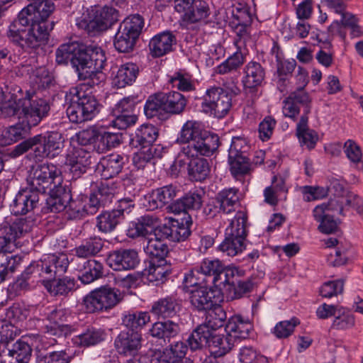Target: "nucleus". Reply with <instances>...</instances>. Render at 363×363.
<instances>
[{"mask_svg": "<svg viewBox=\"0 0 363 363\" xmlns=\"http://www.w3.org/2000/svg\"><path fill=\"white\" fill-rule=\"evenodd\" d=\"M69 263L65 255H44L40 259L33 261L25 269V274H30L34 279H43V281L52 280L66 272Z\"/></svg>", "mask_w": 363, "mask_h": 363, "instance_id": "9", "label": "nucleus"}, {"mask_svg": "<svg viewBox=\"0 0 363 363\" xmlns=\"http://www.w3.org/2000/svg\"><path fill=\"white\" fill-rule=\"evenodd\" d=\"M56 62L66 64L70 61L80 80L93 87L104 78L100 69L104 67L106 57L103 50L96 45L72 41L61 45L56 50Z\"/></svg>", "mask_w": 363, "mask_h": 363, "instance_id": "1", "label": "nucleus"}, {"mask_svg": "<svg viewBox=\"0 0 363 363\" xmlns=\"http://www.w3.org/2000/svg\"><path fill=\"white\" fill-rule=\"evenodd\" d=\"M128 161V157L126 155L113 153L101 159L96 170L103 179H109L121 172Z\"/></svg>", "mask_w": 363, "mask_h": 363, "instance_id": "24", "label": "nucleus"}, {"mask_svg": "<svg viewBox=\"0 0 363 363\" xmlns=\"http://www.w3.org/2000/svg\"><path fill=\"white\" fill-rule=\"evenodd\" d=\"M233 45L236 51L228 56V73L236 71L245 61V54L242 48L246 46L245 37H234Z\"/></svg>", "mask_w": 363, "mask_h": 363, "instance_id": "56", "label": "nucleus"}, {"mask_svg": "<svg viewBox=\"0 0 363 363\" xmlns=\"http://www.w3.org/2000/svg\"><path fill=\"white\" fill-rule=\"evenodd\" d=\"M143 341L140 331L122 330L115 337L113 345L119 354L135 357L142 348Z\"/></svg>", "mask_w": 363, "mask_h": 363, "instance_id": "18", "label": "nucleus"}, {"mask_svg": "<svg viewBox=\"0 0 363 363\" xmlns=\"http://www.w3.org/2000/svg\"><path fill=\"white\" fill-rule=\"evenodd\" d=\"M207 311L206 320L203 325H206V328L211 331L221 327H223L225 331H227V323H225L227 315L220 303L213 306L211 310Z\"/></svg>", "mask_w": 363, "mask_h": 363, "instance_id": "50", "label": "nucleus"}, {"mask_svg": "<svg viewBox=\"0 0 363 363\" xmlns=\"http://www.w3.org/2000/svg\"><path fill=\"white\" fill-rule=\"evenodd\" d=\"M26 13L19 12L17 18L9 26L6 36L11 43L25 52L39 54L49 40L50 28L44 24H33L26 16Z\"/></svg>", "mask_w": 363, "mask_h": 363, "instance_id": "2", "label": "nucleus"}, {"mask_svg": "<svg viewBox=\"0 0 363 363\" xmlns=\"http://www.w3.org/2000/svg\"><path fill=\"white\" fill-rule=\"evenodd\" d=\"M164 106L162 92L157 93L148 97L144 106V113L148 118L165 120L167 115Z\"/></svg>", "mask_w": 363, "mask_h": 363, "instance_id": "47", "label": "nucleus"}, {"mask_svg": "<svg viewBox=\"0 0 363 363\" xmlns=\"http://www.w3.org/2000/svg\"><path fill=\"white\" fill-rule=\"evenodd\" d=\"M228 165L233 177L244 184L245 177L250 174L251 171V164L248 156L247 155H228Z\"/></svg>", "mask_w": 363, "mask_h": 363, "instance_id": "40", "label": "nucleus"}, {"mask_svg": "<svg viewBox=\"0 0 363 363\" xmlns=\"http://www.w3.org/2000/svg\"><path fill=\"white\" fill-rule=\"evenodd\" d=\"M245 76L242 80L245 89L251 91H257V88L261 86L264 77L265 70L259 62L250 61L244 68Z\"/></svg>", "mask_w": 363, "mask_h": 363, "instance_id": "33", "label": "nucleus"}, {"mask_svg": "<svg viewBox=\"0 0 363 363\" xmlns=\"http://www.w3.org/2000/svg\"><path fill=\"white\" fill-rule=\"evenodd\" d=\"M6 317L10 323V328L13 330H16V335H18V325L24 322L28 317H30V305L25 303H14L10 306L6 313Z\"/></svg>", "mask_w": 363, "mask_h": 363, "instance_id": "46", "label": "nucleus"}, {"mask_svg": "<svg viewBox=\"0 0 363 363\" xmlns=\"http://www.w3.org/2000/svg\"><path fill=\"white\" fill-rule=\"evenodd\" d=\"M77 269L81 273L79 280L89 284L104 276V266L96 259H82L77 264Z\"/></svg>", "mask_w": 363, "mask_h": 363, "instance_id": "32", "label": "nucleus"}, {"mask_svg": "<svg viewBox=\"0 0 363 363\" xmlns=\"http://www.w3.org/2000/svg\"><path fill=\"white\" fill-rule=\"evenodd\" d=\"M327 208L328 205L324 203L315 206L313 210V216L319 223L318 230L320 233L325 235L334 234L339 229L338 223L333 215L325 213Z\"/></svg>", "mask_w": 363, "mask_h": 363, "instance_id": "38", "label": "nucleus"}, {"mask_svg": "<svg viewBox=\"0 0 363 363\" xmlns=\"http://www.w3.org/2000/svg\"><path fill=\"white\" fill-rule=\"evenodd\" d=\"M162 147H149L147 150L143 149L134 154L133 162L138 169H143L148 163L151 162L155 157H161Z\"/></svg>", "mask_w": 363, "mask_h": 363, "instance_id": "60", "label": "nucleus"}, {"mask_svg": "<svg viewBox=\"0 0 363 363\" xmlns=\"http://www.w3.org/2000/svg\"><path fill=\"white\" fill-rule=\"evenodd\" d=\"M51 307L41 304L30 305V327H35L43 333V325L48 324Z\"/></svg>", "mask_w": 363, "mask_h": 363, "instance_id": "51", "label": "nucleus"}, {"mask_svg": "<svg viewBox=\"0 0 363 363\" xmlns=\"http://www.w3.org/2000/svg\"><path fill=\"white\" fill-rule=\"evenodd\" d=\"M283 114L285 117L296 121L300 114L301 108L303 111L312 108V99L306 91H291L283 101Z\"/></svg>", "mask_w": 363, "mask_h": 363, "instance_id": "21", "label": "nucleus"}, {"mask_svg": "<svg viewBox=\"0 0 363 363\" xmlns=\"http://www.w3.org/2000/svg\"><path fill=\"white\" fill-rule=\"evenodd\" d=\"M159 135L157 127L151 124L141 125L135 131V135L131 139L133 145L135 147L145 149L156 147L154 143Z\"/></svg>", "mask_w": 363, "mask_h": 363, "instance_id": "39", "label": "nucleus"}, {"mask_svg": "<svg viewBox=\"0 0 363 363\" xmlns=\"http://www.w3.org/2000/svg\"><path fill=\"white\" fill-rule=\"evenodd\" d=\"M150 321L149 313L143 311L128 312L122 317V324L128 328V330L140 331Z\"/></svg>", "mask_w": 363, "mask_h": 363, "instance_id": "54", "label": "nucleus"}, {"mask_svg": "<svg viewBox=\"0 0 363 363\" xmlns=\"http://www.w3.org/2000/svg\"><path fill=\"white\" fill-rule=\"evenodd\" d=\"M180 309L177 299L172 296H167L155 301L150 312L158 318H170L175 316Z\"/></svg>", "mask_w": 363, "mask_h": 363, "instance_id": "35", "label": "nucleus"}, {"mask_svg": "<svg viewBox=\"0 0 363 363\" xmlns=\"http://www.w3.org/2000/svg\"><path fill=\"white\" fill-rule=\"evenodd\" d=\"M201 111L220 119L227 115V91L220 86L208 89L201 104Z\"/></svg>", "mask_w": 363, "mask_h": 363, "instance_id": "15", "label": "nucleus"}, {"mask_svg": "<svg viewBox=\"0 0 363 363\" xmlns=\"http://www.w3.org/2000/svg\"><path fill=\"white\" fill-rule=\"evenodd\" d=\"M35 223L36 219L32 215L2 223L0 225V255H4L10 262L18 258L20 265L23 256L11 255V252L17 247V239L29 233Z\"/></svg>", "mask_w": 363, "mask_h": 363, "instance_id": "5", "label": "nucleus"}, {"mask_svg": "<svg viewBox=\"0 0 363 363\" xmlns=\"http://www.w3.org/2000/svg\"><path fill=\"white\" fill-rule=\"evenodd\" d=\"M226 205L227 190L223 189L206 204L203 212L209 218H213L220 213H225Z\"/></svg>", "mask_w": 363, "mask_h": 363, "instance_id": "59", "label": "nucleus"}, {"mask_svg": "<svg viewBox=\"0 0 363 363\" xmlns=\"http://www.w3.org/2000/svg\"><path fill=\"white\" fill-rule=\"evenodd\" d=\"M162 98L167 118L168 114L182 113L186 106L187 100L184 95L177 91L162 92Z\"/></svg>", "mask_w": 363, "mask_h": 363, "instance_id": "48", "label": "nucleus"}, {"mask_svg": "<svg viewBox=\"0 0 363 363\" xmlns=\"http://www.w3.org/2000/svg\"><path fill=\"white\" fill-rule=\"evenodd\" d=\"M228 328H230V333H234L233 338H235V341H237L249 337L251 326L241 315H234L228 318Z\"/></svg>", "mask_w": 363, "mask_h": 363, "instance_id": "53", "label": "nucleus"}, {"mask_svg": "<svg viewBox=\"0 0 363 363\" xmlns=\"http://www.w3.org/2000/svg\"><path fill=\"white\" fill-rule=\"evenodd\" d=\"M97 290L105 306V311L113 308L123 298V294L116 288L101 286L98 288Z\"/></svg>", "mask_w": 363, "mask_h": 363, "instance_id": "61", "label": "nucleus"}, {"mask_svg": "<svg viewBox=\"0 0 363 363\" xmlns=\"http://www.w3.org/2000/svg\"><path fill=\"white\" fill-rule=\"evenodd\" d=\"M177 44V38L169 30L162 31L153 36L149 42L150 53L153 57H160L173 50Z\"/></svg>", "mask_w": 363, "mask_h": 363, "instance_id": "26", "label": "nucleus"}, {"mask_svg": "<svg viewBox=\"0 0 363 363\" xmlns=\"http://www.w3.org/2000/svg\"><path fill=\"white\" fill-rule=\"evenodd\" d=\"M64 147V139L62 134L57 131L46 132L29 138L16 145L11 155L19 157L33 150V157L36 161L44 158L52 159L60 155Z\"/></svg>", "mask_w": 363, "mask_h": 363, "instance_id": "4", "label": "nucleus"}, {"mask_svg": "<svg viewBox=\"0 0 363 363\" xmlns=\"http://www.w3.org/2000/svg\"><path fill=\"white\" fill-rule=\"evenodd\" d=\"M277 62V89L280 92L286 90V87L292 77L293 72L296 67V62L294 59H282Z\"/></svg>", "mask_w": 363, "mask_h": 363, "instance_id": "44", "label": "nucleus"}, {"mask_svg": "<svg viewBox=\"0 0 363 363\" xmlns=\"http://www.w3.org/2000/svg\"><path fill=\"white\" fill-rule=\"evenodd\" d=\"M209 3L206 0H196L191 7L182 16L187 23H206L211 15Z\"/></svg>", "mask_w": 363, "mask_h": 363, "instance_id": "43", "label": "nucleus"}, {"mask_svg": "<svg viewBox=\"0 0 363 363\" xmlns=\"http://www.w3.org/2000/svg\"><path fill=\"white\" fill-rule=\"evenodd\" d=\"M83 199H86V196H82L79 199L74 200L71 196L67 206V213L70 219H81L86 215H93L97 212L96 208L91 206V197L89 198L88 203H84Z\"/></svg>", "mask_w": 363, "mask_h": 363, "instance_id": "45", "label": "nucleus"}, {"mask_svg": "<svg viewBox=\"0 0 363 363\" xmlns=\"http://www.w3.org/2000/svg\"><path fill=\"white\" fill-rule=\"evenodd\" d=\"M119 213L111 211H104L96 217V227L99 231L104 233L112 232L121 222Z\"/></svg>", "mask_w": 363, "mask_h": 363, "instance_id": "58", "label": "nucleus"}, {"mask_svg": "<svg viewBox=\"0 0 363 363\" xmlns=\"http://www.w3.org/2000/svg\"><path fill=\"white\" fill-rule=\"evenodd\" d=\"M50 196L46 199V208L50 212L60 213L67 210L71 200L70 190L61 184L50 191Z\"/></svg>", "mask_w": 363, "mask_h": 363, "instance_id": "34", "label": "nucleus"}, {"mask_svg": "<svg viewBox=\"0 0 363 363\" xmlns=\"http://www.w3.org/2000/svg\"><path fill=\"white\" fill-rule=\"evenodd\" d=\"M117 189V184L114 182L105 179L98 186L97 189L90 194L91 206L96 208V211L112 202Z\"/></svg>", "mask_w": 363, "mask_h": 363, "instance_id": "29", "label": "nucleus"}, {"mask_svg": "<svg viewBox=\"0 0 363 363\" xmlns=\"http://www.w3.org/2000/svg\"><path fill=\"white\" fill-rule=\"evenodd\" d=\"M61 172L53 164H41L32 167L27 178L28 187L39 196L61 184Z\"/></svg>", "mask_w": 363, "mask_h": 363, "instance_id": "8", "label": "nucleus"}, {"mask_svg": "<svg viewBox=\"0 0 363 363\" xmlns=\"http://www.w3.org/2000/svg\"><path fill=\"white\" fill-rule=\"evenodd\" d=\"M139 72V67L135 63H124L118 67L113 79V84L118 89L130 86L135 82Z\"/></svg>", "mask_w": 363, "mask_h": 363, "instance_id": "41", "label": "nucleus"}, {"mask_svg": "<svg viewBox=\"0 0 363 363\" xmlns=\"http://www.w3.org/2000/svg\"><path fill=\"white\" fill-rule=\"evenodd\" d=\"M106 337V333L104 329L88 326L72 338V342L77 347H88L101 343Z\"/></svg>", "mask_w": 363, "mask_h": 363, "instance_id": "37", "label": "nucleus"}, {"mask_svg": "<svg viewBox=\"0 0 363 363\" xmlns=\"http://www.w3.org/2000/svg\"><path fill=\"white\" fill-rule=\"evenodd\" d=\"M32 349L25 341L18 340L8 348V355L12 358L11 363H28Z\"/></svg>", "mask_w": 363, "mask_h": 363, "instance_id": "52", "label": "nucleus"}, {"mask_svg": "<svg viewBox=\"0 0 363 363\" xmlns=\"http://www.w3.org/2000/svg\"><path fill=\"white\" fill-rule=\"evenodd\" d=\"M71 357L64 350L43 352L38 351L36 363H69Z\"/></svg>", "mask_w": 363, "mask_h": 363, "instance_id": "64", "label": "nucleus"}, {"mask_svg": "<svg viewBox=\"0 0 363 363\" xmlns=\"http://www.w3.org/2000/svg\"><path fill=\"white\" fill-rule=\"evenodd\" d=\"M39 201L36 193H33L27 188L20 190L10 204V210L12 214L26 215L35 208Z\"/></svg>", "mask_w": 363, "mask_h": 363, "instance_id": "25", "label": "nucleus"}, {"mask_svg": "<svg viewBox=\"0 0 363 363\" xmlns=\"http://www.w3.org/2000/svg\"><path fill=\"white\" fill-rule=\"evenodd\" d=\"M191 225H192V221L190 217L182 220V222L170 219L167 223L159 226L155 230V236L164 238L171 242L184 241L191 233Z\"/></svg>", "mask_w": 363, "mask_h": 363, "instance_id": "20", "label": "nucleus"}, {"mask_svg": "<svg viewBox=\"0 0 363 363\" xmlns=\"http://www.w3.org/2000/svg\"><path fill=\"white\" fill-rule=\"evenodd\" d=\"M250 8L245 1L232 3L230 5L231 18L228 26L235 33L234 37H246L247 28L251 26L252 16Z\"/></svg>", "mask_w": 363, "mask_h": 363, "instance_id": "19", "label": "nucleus"}, {"mask_svg": "<svg viewBox=\"0 0 363 363\" xmlns=\"http://www.w3.org/2000/svg\"><path fill=\"white\" fill-rule=\"evenodd\" d=\"M30 112L26 106L24 107L25 115L18 118L19 121L10 126L7 130L8 137L11 140L16 142L26 138L32 128L38 125L40 122L46 118L50 111V104L40 108L30 107Z\"/></svg>", "mask_w": 363, "mask_h": 363, "instance_id": "12", "label": "nucleus"}, {"mask_svg": "<svg viewBox=\"0 0 363 363\" xmlns=\"http://www.w3.org/2000/svg\"><path fill=\"white\" fill-rule=\"evenodd\" d=\"M104 241L99 236H91L84 240L82 243L74 249L76 259H72L73 262L78 261V259H86L94 257L99 254L104 247Z\"/></svg>", "mask_w": 363, "mask_h": 363, "instance_id": "42", "label": "nucleus"}, {"mask_svg": "<svg viewBox=\"0 0 363 363\" xmlns=\"http://www.w3.org/2000/svg\"><path fill=\"white\" fill-rule=\"evenodd\" d=\"M180 140L186 143L179 153L177 162L184 164L182 157H193L196 155L209 157L218 147L217 135L211 134L205 130L203 125L197 121H187L183 125Z\"/></svg>", "mask_w": 363, "mask_h": 363, "instance_id": "3", "label": "nucleus"}, {"mask_svg": "<svg viewBox=\"0 0 363 363\" xmlns=\"http://www.w3.org/2000/svg\"><path fill=\"white\" fill-rule=\"evenodd\" d=\"M55 10L54 4L50 0H44L34 5H28L20 12H25L26 16L29 21L33 24H40L48 26V33L50 34L53 29L55 23L53 21H49L48 18Z\"/></svg>", "mask_w": 363, "mask_h": 363, "instance_id": "22", "label": "nucleus"}, {"mask_svg": "<svg viewBox=\"0 0 363 363\" xmlns=\"http://www.w3.org/2000/svg\"><path fill=\"white\" fill-rule=\"evenodd\" d=\"M225 287L201 286L190 291V303L198 311L211 310L213 306L223 302Z\"/></svg>", "mask_w": 363, "mask_h": 363, "instance_id": "14", "label": "nucleus"}, {"mask_svg": "<svg viewBox=\"0 0 363 363\" xmlns=\"http://www.w3.org/2000/svg\"><path fill=\"white\" fill-rule=\"evenodd\" d=\"M164 238L155 236V238H151L147 241L145 247V252L150 255L151 259H165L169 252L168 246L164 242Z\"/></svg>", "mask_w": 363, "mask_h": 363, "instance_id": "57", "label": "nucleus"}, {"mask_svg": "<svg viewBox=\"0 0 363 363\" xmlns=\"http://www.w3.org/2000/svg\"><path fill=\"white\" fill-rule=\"evenodd\" d=\"M43 286L51 295L55 296H67L77 288L76 280L69 277L44 280Z\"/></svg>", "mask_w": 363, "mask_h": 363, "instance_id": "36", "label": "nucleus"}, {"mask_svg": "<svg viewBox=\"0 0 363 363\" xmlns=\"http://www.w3.org/2000/svg\"><path fill=\"white\" fill-rule=\"evenodd\" d=\"M119 13L115 8L108 6L97 9L92 15L82 16L76 19L79 30L90 36H95L110 28L118 21Z\"/></svg>", "mask_w": 363, "mask_h": 363, "instance_id": "10", "label": "nucleus"}, {"mask_svg": "<svg viewBox=\"0 0 363 363\" xmlns=\"http://www.w3.org/2000/svg\"><path fill=\"white\" fill-rule=\"evenodd\" d=\"M205 191L203 189L189 191L182 198L176 200L169 206V211L174 213H180L188 210L199 209L203 203Z\"/></svg>", "mask_w": 363, "mask_h": 363, "instance_id": "27", "label": "nucleus"}, {"mask_svg": "<svg viewBox=\"0 0 363 363\" xmlns=\"http://www.w3.org/2000/svg\"><path fill=\"white\" fill-rule=\"evenodd\" d=\"M107 263L115 271L131 270L139 264L140 259L136 250L124 249L110 253Z\"/></svg>", "mask_w": 363, "mask_h": 363, "instance_id": "23", "label": "nucleus"}, {"mask_svg": "<svg viewBox=\"0 0 363 363\" xmlns=\"http://www.w3.org/2000/svg\"><path fill=\"white\" fill-rule=\"evenodd\" d=\"M187 158L189 160L188 174L191 179L196 182L205 180L210 172V167L207 160L199 157L198 155Z\"/></svg>", "mask_w": 363, "mask_h": 363, "instance_id": "49", "label": "nucleus"}, {"mask_svg": "<svg viewBox=\"0 0 363 363\" xmlns=\"http://www.w3.org/2000/svg\"><path fill=\"white\" fill-rule=\"evenodd\" d=\"M143 27L144 19L140 15L134 14L125 18L115 35V48L120 52L133 51Z\"/></svg>", "mask_w": 363, "mask_h": 363, "instance_id": "11", "label": "nucleus"}, {"mask_svg": "<svg viewBox=\"0 0 363 363\" xmlns=\"http://www.w3.org/2000/svg\"><path fill=\"white\" fill-rule=\"evenodd\" d=\"M300 323L299 318L293 316L290 320L277 323L273 329L272 333L279 339L287 338L293 334L295 328Z\"/></svg>", "mask_w": 363, "mask_h": 363, "instance_id": "63", "label": "nucleus"}, {"mask_svg": "<svg viewBox=\"0 0 363 363\" xmlns=\"http://www.w3.org/2000/svg\"><path fill=\"white\" fill-rule=\"evenodd\" d=\"M186 287L208 286L212 283L214 287H226L227 269L219 259H203L199 267H194L185 274Z\"/></svg>", "mask_w": 363, "mask_h": 363, "instance_id": "6", "label": "nucleus"}, {"mask_svg": "<svg viewBox=\"0 0 363 363\" xmlns=\"http://www.w3.org/2000/svg\"><path fill=\"white\" fill-rule=\"evenodd\" d=\"M50 104V102L44 98L38 96L35 92L26 91L23 98L13 102L6 103L0 106V116L4 118L16 116L18 118L25 115L24 107L26 106L30 111V107L40 108Z\"/></svg>", "mask_w": 363, "mask_h": 363, "instance_id": "16", "label": "nucleus"}, {"mask_svg": "<svg viewBox=\"0 0 363 363\" xmlns=\"http://www.w3.org/2000/svg\"><path fill=\"white\" fill-rule=\"evenodd\" d=\"M66 99L70 100L66 113L72 123H81L91 121L99 113L102 108L96 96L90 92L87 93L82 87L70 89Z\"/></svg>", "mask_w": 363, "mask_h": 363, "instance_id": "7", "label": "nucleus"}, {"mask_svg": "<svg viewBox=\"0 0 363 363\" xmlns=\"http://www.w3.org/2000/svg\"><path fill=\"white\" fill-rule=\"evenodd\" d=\"M180 328L178 323L172 320L157 321L152 325L149 329V334L154 338L160 341V344L169 342L171 339L177 336Z\"/></svg>", "mask_w": 363, "mask_h": 363, "instance_id": "30", "label": "nucleus"}, {"mask_svg": "<svg viewBox=\"0 0 363 363\" xmlns=\"http://www.w3.org/2000/svg\"><path fill=\"white\" fill-rule=\"evenodd\" d=\"M211 335V331L206 328V325L201 324L192 332L186 341L190 349L194 351L207 345Z\"/></svg>", "mask_w": 363, "mask_h": 363, "instance_id": "55", "label": "nucleus"}, {"mask_svg": "<svg viewBox=\"0 0 363 363\" xmlns=\"http://www.w3.org/2000/svg\"><path fill=\"white\" fill-rule=\"evenodd\" d=\"M247 214L242 211H238L230 220L228 228V256L234 257L246 249L247 230Z\"/></svg>", "mask_w": 363, "mask_h": 363, "instance_id": "13", "label": "nucleus"}, {"mask_svg": "<svg viewBox=\"0 0 363 363\" xmlns=\"http://www.w3.org/2000/svg\"><path fill=\"white\" fill-rule=\"evenodd\" d=\"M70 310L61 306L51 307L49 323L43 325V333L55 337H67L71 334V326L64 323L70 316Z\"/></svg>", "mask_w": 363, "mask_h": 363, "instance_id": "17", "label": "nucleus"}, {"mask_svg": "<svg viewBox=\"0 0 363 363\" xmlns=\"http://www.w3.org/2000/svg\"><path fill=\"white\" fill-rule=\"evenodd\" d=\"M171 272V265L166 259H150L148 267L143 271V275L147 277L150 282L157 286L167 280Z\"/></svg>", "mask_w": 363, "mask_h": 363, "instance_id": "31", "label": "nucleus"}, {"mask_svg": "<svg viewBox=\"0 0 363 363\" xmlns=\"http://www.w3.org/2000/svg\"><path fill=\"white\" fill-rule=\"evenodd\" d=\"M355 324L354 315L347 308H339L331 325V328L344 330L352 328Z\"/></svg>", "mask_w": 363, "mask_h": 363, "instance_id": "62", "label": "nucleus"}, {"mask_svg": "<svg viewBox=\"0 0 363 363\" xmlns=\"http://www.w3.org/2000/svg\"><path fill=\"white\" fill-rule=\"evenodd\" d=\"M159 218L152 214H145L130 223L127 235L130 238L145 237L158 228Z\"/></svg>", "mask_w": 363, "mask_h": 363, "instance_id": "28", "label": "nucleus"}]
</instances>
